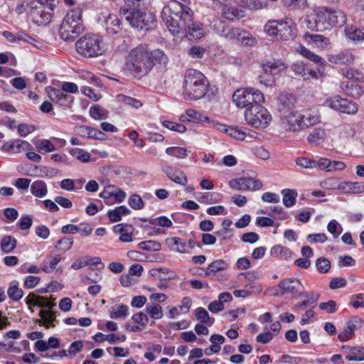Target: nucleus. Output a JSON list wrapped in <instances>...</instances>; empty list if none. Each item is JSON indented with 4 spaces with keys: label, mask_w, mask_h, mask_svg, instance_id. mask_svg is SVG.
<instances>
[{
    "label": "nucleus",
    "mask_w": 364,
    "mask_h": 364,
    "mask_svg": "<svg viewBox=\"0 0 364 364\" xmlns=\"http://www.w3.org/2000/svg\"><path fill=\"white\" fill-rule=\"evenodd\" d=\"M228 268V264L223 259H217L208 264L205 276L213 279L217 272L225 270Z\"/></svg>",
    "instance_id": "nucleus-27"
},
{
    "label": "nucleus",
    "mask_w": 364,
    "mask_h": 364,
    "mask_svg": "<svg viewBox=\"0 0 364 364\" xmlns=\"http://www.w3.org/2000/svg\"><path fill=\"white\" fill-rule=\"evenodd\" d=\"M237 4L250 10H259L267 6V3L261 0H236Z\"/></svg>",
    "instance_id": "nucleus-45"
},
{
    "label": "nucleus",
    "mask_w": 364,
    "mask_h": 364,
    "mask_svg": "<svg viewBox=\"0 0 364 364\" xmlns=\"http://www.w3.org/2000/svg\"><path fill=\"white\" fill-rule=\"evenodd\" d=\"M221 11L223 17L232 21L239 20L245 16L244 10L239 9L230 4H223Z\"/></svg>",
    "instance_id": "nucleus-23"
},
{
    "label": "nucleus",
    "mask_w": 364,
    "mask_h": 364,
    "mask_svg": "<svg viewBox=\"0 0 364 364\" xmlns=\"http://www.w3.org/2000/svg\"><path fill=\"white\" fill-rule=\"evenodd\" d=\"M58 0H32L29 3V18L38 26L50 23Z\"/></svg>",
    "instance_id": "nucleus-6"
},
{
    "label": "nucleus",
    "mask_w": 364,
    "mask_h": 364,
    "mask_svg": "<svg viewBox=\"0 0 364 364\" xmlns=\"http://www.w3.org/2000/svg\"><path fill=\"white\" fill-rule=\"evenodd\" d=\"M221 196L218 193H203L199 201L204 203H215L220 200Z\"/></svg>",
    "instance_id": "nucleus-57"
},
{
    "label": "nucleus",
    "mask_w": 364,
    "mask_h": 364,
    "mask_svg": "<svg viewBox=\"0 0 364 364\" xmlns=\"http://www.w3.org/2000/svg\"><path fill=\"white\" fill-rule=\"evenodd\" d=\"M291 70L294 73L302 77L304 80H318L323 77V70H314L302 61H296L291 65Z\"/></svg>",
    "instance_id": "nucleus-12"
},
{
    "label": "nucleus",
    "mask_w": 364,
    "mask_h": 364,
    "mask_svg": "<svg viewBox=\"0 0 364 364\" xmlns=\"http://www.w3.org/2000/svg\"><path fill=\"white\" fill-rule=\"evenodd\" d=\"M244 115L245 121L255 128L264 129L272 121L269 111L258 104L245 110Z\"/></svg>",
    "instance_id": "nucleus-9"
},
{
    "label": "nucleus",
    "mask_w": 364,
    "mask_h": 364,
    "mask_svg": "<svg viewBox=\"0 0 364 364\" xmlns=\"http://www.w3.org/2000/svg\"><path fill=\"white\" fill-rule=\"evenodd\" d=\"M341 88L346 95L354 98L360 97L363 93L362 87L353 82H342Z\"/></svg>",
    "instance_id": "nucleus-32"
},
{
    "label": "nucleus",
    "mask_w": 364,
    "mask_h": 364,
    "mask_svg": "<svg viewBox=\"0 0 364 364\" xmlns=\"http://www.w3.org/2000/svg\"><path fill=\"white\" fill-rule=\"evenodd\" d=\"M138 247L143 250L159 251L160 250L161 245L158 242L153 240H147L139 242L138 244Z\"/></svg>",
    "instance_id": "nucleus-55"
},
{
    "label": "nucleus",
    "mask_w": 364,
    "mask_h": 364,
    "mask_svg": "<svg viewBox=\"0 0 364 364\" xmlns=\"http://www.w3.org/2000/svg\"><path fill=\"white\" fill-rule=\"evenodd\" d=\"M168 58L159 48L134 47L127 56L126 69L135 76L147 75L154 66L166 65Z\"/></svg>",
    "instance_id": "nucleus-2"
},
{
    "label": "nucleus",
    "mask_w": 364,
    "mask_h": 364,
    "mask_svg": "<svg viewBox=\"0 0 364 364\" xmlns=\"http://www.w3.org/2000/svg\"><path fill=\"white\" fill-rule=\"evenodd\" d=\"M355 328V325L350 321L344 331L338 334V337L339 340L341 341H346L349 340L353 334Z\"/></svg>",
    "instance_id": "nucleus-63"
},
{
    "label": "nucleus",
    "mask_w": 364,
    "mask_h": 364,
    "mask_svg": "<svg viewBox=\"0 0 364 364\" xmlns=\"http://www.w3.org/2000/svg\"><path fill=\"white\" fill-rule=\"evenodd\" d=\"M73 244V241L71 238L64 237L58 241L55 247L58 250L65 252L72 247Z\"/></svg>",
    "instance_id": "nucleus-60"
},
{
    "label": "nucleus",
    "mask_w": 364,
    "mask_h": 364,
    "mask_svg": "<svg viewBox=\"0 0 364 364\" xmlns=\"http://www.w3.org/2000/svg\"><path fill=\"white\" fill-rule=\"evenodd\" d=\"M106 30L109 33H117L120 31V21L115 14H109L105 21Z\"/></svg>",
    "instance_id": "nucleus-37"
},
{
    "label": "nucleus",
    "mask_w": 364,
    "mask_h": 364,
    "mask_svg": "<svg viewBox=\"0 0 364 364\" xmlns=\"http://www.w3.org/2000/svg\"><path fill=\"white\" fill-rule=\"evenodd\" d=\"M147 1L148 0H124V5L120 9V14L124 16L144 10Z\"/></svg>",
    "instance_id": "nucleus-22"
},
{
    "label": "nucleus",
    "mask_w": 364,
    "mask_h": 364,
    "mask_svg": "<svg viewBox=\"0 0 364 364\" xmlns=\"http://www.w3.org/2000/svg\"><path fill=\"white\" fill-rule=\"evenodd\" d=\"M244 191H257L262 188V183L259 180L251 177H242Z\"/></svg>",
    "instance_id": "nucleus-49"
},
{
    "label": "nucleus",
    "mask_w": 364,
    "mask_h": 364,
    "mask_svg": "<svg viewBox=\"0 0 364 364\" xmlns=\"http://www.w3.org/2000/svg\"><path fill=\"white\" fill-rule=\"evenodd\" d=\"M47 92L50 100L60 106L70 107L74 101L72 95L64 92L62 90L49 87Z\"/></svg>",
    "instance_id": "nucleus-16"
},
{
    "label": "nucleus",
    "mask_w": 364,
    "mask_h": 364,
    "mask_svg": "<svg viewBox=\"0 0 364 364\" xmlns=\"http://www.w3.org/2000/svg\"><path fill=\"white\" fill-rule=\"evenodd\" d=\"M9 297L14 301L20 300L23 295V290L18 287V284L16 282H13L7 291Z\"/></svg>",
    "instance_id": "nucleus-50"
},
{
    "label": "nucleus",
    "mask_w": 364,
    "mask_h": 364,
    "mask_svg": "<svg viewBox=\"0 0 364 364\" xmlns=\"http://www.w3.org/2000/svg\"><path fill=\"white\" fill-rule=\"evenodd\" d=\"M304 286L301 282L295 278H287L282 280L277 288L274 289L273 295L280 296L286 294H296L301 292Z\"/></svg>",
    "instance_id": "nucleus-13"
},
{
    "label": "nucleus",
    "mask_w": 364,
    "mask_h": 364,
    "mask_svg": "<svg viewBox=\"0 0 364 364\" xmlns=\"http://www.w3.org/2000/svg\"><path fill=\"white\" fill-rule=\"evenodd\" d=\"M16 240L11 235L4 236L1 240V248L4 253L11 252L16 247Z\"/></svg>",
    "instance_id": "nucleus-46"
},
{
    "label": "nucleus",
    "mask_w": 364,
    "mask_h": 364,
    "mask_svg": "<svg viewBox=\"0 0 364 364\" xmlns=\"http://www.w3.org/2000/svg\"><path fill=\"white\" fill-rule=\"evenodd\" d=\"M129 308L125 304H119L117 306H112L109 310L111 318H125L128 315Z\"/></svg>",
    "instance_id": "nucleus-47"
},
{
    "label": "nucleus",
    "mask_w": 364,
    "mask_h": 364,
    "mask_svg": "<svg viewBox=\"0 0 364 364\" xmlns=\"http://www.w3.org/2000/svg\"><path fill=\"white\" fill-rule=\"evenodd\" d=\"M188 151L183 147L171 146L166 149V153L168 155L173 156L179 159L186 158L188 155Z\"/></svg>",
    "instance_id": "nucleus-54"
},
{
    "label": "nucleus",
    "mask_w": 364,
    "mask_h": 364,
    "mask_svg": "<svg viewBox=\"0 0 364 364\" xmlns=\"http://www.w3.org/2000/svg\"><path fill=\"white\" fill-rule=\"evenodd\" d=\"M300 115L297 111H291L284 114L281 118L282 129L289 132H298L301 130Z\"/></svg>",
    "instance_id": "nucleus-17"
},
{
    "label": "nucleus",
    "mask_w": 364,
    "mask_h": 364,
    "mask_svg": "<svg viewBox=\"0 0 364 364\" xmlns=\"http://www.w3.org/2000/svg\"><path fill=\"white\" fill-rule=\"evenodd\" d=\"M130 26L139 30H152L156 26V16L150 12L144 10L134 14L124 15Z\"/></svg>",
    "instance_id": "nucleus-10"
},
{
    "label": "nucleus",
    "mask_w": 364,
    "mask_h": 364,
    "mask_svg": "<svg viewBox=\"0 0 364 364\" xmlns=\"http://www.w3.org/2000/svg\"><path fill=\"white\" fill-rule=\"evenodd\" d=\"M126 193L122 190H117L114 187H108L105 191L100 193L102 198H109L114 196L117 201L121 203L126 198Z\"/></svg>",
    "instance_id": "nucleus-39"
},
{
    "label": "nucleus",
    "mask_w": 364,
    "mask_h": 364,
    "mask_svg": "<svg viewBox=\"0 0 364 364\" xmlns=\"http://www.w3.org/2000/svg\"><path fill=\"white\" fill-rule=\"evenodd\" d=\"M314 21L313 23L310 20L307 21L308 28L311 30L316 28L317 31H323L330 26L344 25L347 21V16L341 10H332L323 7L317 11Z\"/></svg>",
    "instance_id": "nucleus-5"
},
{
    "label": "nucleus",
    "mask_w": 364,
    "mask_h": 364,
    "mask_svg": "<svg viewBox=\"0 0 364 364\" xmlns=\"http://www.w3.org/2000/svg\"><path fill=\"white\" fill-rule=\"evenodd\" d=\"M264 30L269 36L282 41H289L296 36V27L287 21H269Z\"/></svg>",
    "instance_id": "nucleus-7"
},
{
    "label": "nucleus",
    "mask_w": 364,
    "mask_h": 364,
    "mask_svg": "<svg viewBox=\"0 0 364 364\" xmlns=\"http://www.w3.org/2000/svg\"><path fill=\"white\" fill-rule=\"evenodd\" d=\"M146 310V313L154 319H160L163 317L162 307L158 304H148Z\"/></svg>",
    "instance_id": "nucleus-51"
},
{
    "label": "nucleus",
    "mask_w": 364,
    "mask_h": 364,
    "mask_svg": "<svg viewBox=\"0 0 364 364\" xmlns=\"http://www.w3.org/2000/svg\"><path fill=\"white\" fill-rule=\"evenodd\" d=\"M328 59L331 63L341 65H350L354 62V56L349 52L329 54Z\"/></svg>",
    "instance_id": "nucleus-30"
},
{
    "label": "nucleus",
    "mask_w": 364,
    "mask_h": 364,
    "mask_svg": "<svg viewBox=\"0 0 364 364\" xmlns=\"http://www.w3.org/2000/svg\"><path fill=\"white\" fill-rule=\"evenodd\" d=\"M70 154L82 162H88L90 159V154L79 148L71 149L70 150Z\"/></svg>",
    "instance_id": "nucleus-53"
},
{
    "label": "nucleus",
    "mask_w": 364,
    "mask_h": 364,
    "mask_svg": "<svg viewBox=\"0 0 364 364\" xmlns=\"http://www.w3.org/2000/svg\"><path fill=\"white\" fill-rule=\"evenodd\" d=\"M196 316L201 323L212 325L214 322V318L210 317L208 311L203 307H198L196 310Z\"/></svg>",
    "instance_id": "nucleus-52"
},
{
    "label": "nucleus",
    "mask_w": 364,
    "mask_h": 364,
    "mask_svg": "<svg viewBox=\"0 0 364 364\" xmlns=\"http://www.w3.org/2000/svg\"><path fill=\"white\" fill-rule=\"evenodd\" d=\"M118 99L119 101L122 102L125 105H129L136 109L142 106V103L141 102L140 100L129 96H126L124 95H119Z\"/></svg>",
    "instance_id": "nucleus-59"
},
{
    "label": "nucleus",
    "mask_w": 364,
    "mask_h": 364,
    "mask_svg": "<svg viewBox=\"0 0 364 364\" xmlns=\"http://www.w3.org/2000/svg\"><path fill=\"white\" fill-rule=\"evenodd\" d=\"M282 194L283 195V203L287 208H290L295 205L298 196L296 191L286 188L282 191Z\"/></svg>",
    "instance_id": "nucleus-42"
},
{
    "label": "nucleus",
    "mask_w": 364,
    "mask_h": 364,
    "mask_svg": "<svg viewBox=\"0 0 364 364\" xmlns=\"http://www.w3.org/2000/svg\"><path fill=\"white\" fill-rule=\"evenodd\" d=\"M61 257L60 255L56 256H48L44 259L41 264V269L46 273L51 272L56 267V265L60 262Z\"/></svg>",
    "instance_id": "nucleus-43"
},
{
    "label": "nucleus",
    "mask_w": 364,
    "mask_h": 364,
    "mask_svg": "<svg viewBox=\"0 0 364 364\" xmlns=\"http://www.w3.org/2000/svg\"><path fill=\"white\" fill-rule=\"evenodd\" d=\"M82 10L76 8L67 12L59 28L61 39L66 42L74 41L83 31Z\"/></svg>",
    "instance_id": "nucleus-4"
},
{
    "label": "nucleus",
    "mask_w": 364,
    "mask_h": 364,
    "mask_svg": "<svg viewBox=\"0 0 364 364\" xmlns=\"http://www.w3.org/2000/svg\"><path fill=\"white\" fill-rule=\"evenodd\" d=\"M326 137V132L324 129L316 128L309 133L307 141L311 144L320 145L325 141Z\"/></svg>",
    "instance_id": "nucleus-33"
},
{
    "label": "nucleus",
    "mask_w": 364,
    "mask_h": 364,
    "mask_svg": "<svg viewBox=\"0 0 364 364\" xmlns=\"http://www.w3.org/2000/svg\"><path fill=\"white\" fill-rule=\"evenodd\" d=\"M212 128L220 132L225 133L230 137L237 140L242 141L246 137V134L237 127H228L218 122H212Z\"/></svg>",
    "instance_id": "nucleus-20"
},
{
    "label": "nucleus",
    "mask_w": 364,
    "mask_h": 364,
    "mask_svg": "<svg viewBox=\"0 0 364 364\" xmlns=\"http://www.w3.org/2000/svg\"><path fill=\"white\" fill-rule=\"evenodd\" d=\"M166 242L168 246L175 252L180 253H185L186 252L187 245L186 242L183 241L180 237H173L167 238Z\"/></svg>",
    "instance_id": "nucleus-38"
},
{
    "label": "nucleus",
    "mask_w": 364,
    "mask_h": 364,
    "mask_svg": "<svg viewBox=\"0 0 364 364\" xmlns=\"http://www.w3.org/2000/svg\"><path fill=\"white\" fill-rule=\"evenodd\" d=\"M316 266L319 272L326 273L330 269L331 262L328 259L325 257H321L316 260Z\"/></svg>",
    "instance_id": "nucleus-61"
},
{
    "label": "nucleus",
    "mask_w": 364,
    "mask_h": 364,
    "mask_svg": "<svg viewBox=\"0 0 364 364\" xmlns=\"http://www.w3.org/2000/svg\"><path fill=\"white\" fill-rule=\"evenodd\" d=\"M227 37L235 40L236 43L243 46H254L257 43L256 38L250 32L240 28H232L227 33Z\"/></svg>",
    "instance_id": "nucleus-15"
},
{
    "label": "nucleus",
    "mask_w": 364,
    "mask_h": 364,
    "mask_svg": "<svg viewBox=\"0 0 364 364\" xmlns=\"http://www.w3.org/2000/svg\"><path fill=\"white\" fill-rule=\"evenodd\" d=\"M180 119L183 122L207 123L210 127H212V122H215L210 119L208 116L203 115L200 112L193 109H188L186 113L181 116Z\"/></svg>",
    "instance_id": "nucleus-19"
},
{
    "label": "nucleus",
    "mask_w": 364,
    "mask_h": 364,
    "mask_svg": "<svg viewBox=\"0 0 364 364\" xmlns=\"http://www.w3.org/2000/svg\"><path fill=\"white\" fill-rule=\"evenodd\" d=\"M301 130L307 129L320 122V116L317 111L306 109L299 112Z\"/></svg>",
    "instance_id": "nucleus-21"
},
{
    "label": "nucleus",
    "mask_w": 364,
    "mask_h": 364,
    "mask_svg": "<svg viewBox=\"0 0 364 364\" xmlns=\"http://www.w3.org/2000/svg\"><path fill=\"white\" fill-rule=\"evenodd\" d=\"M31 193L37 198H43L48 193V188L45 181L42 180L35 181L31 185Z\"/></svg>",
    "instance_id": "nucleus-36"
},
{
    "label": "nucleus",
    "mask_w": 364,
    "mask_h": 364,
    "mask_svg": "<svg viewBox=\"0 0 364 364\" xmlns=\"http://www.w3.org/2000/svg\"><path fill=\"white\" fill-rule=\"evenodd\" d=\"M75 48L77 53L86 58L97 57L105 52V47H75Z\"/></svg>",
    "instance_id": "nucleus-34"
},
{
    "label": "nucleus",
    "mask_w": 364,
    "mask_h": 364,
    "mask_svg": "<svg viewBox=\"0 0 364 364\" xmlns=\"http://www.w3.org/2000/svg\"><path fill=\"white\" fill-rule=\"evenodd\" d=\"M39 316L41 318L43 325L46 328L55 326L56 313L49 310H41Z\"/></svg>",
    "instance_id": "nucleus-40"
},
{
    "label": "nucleus",
    "mask_w": 364,
    "mask_h": 364,
    "mask_svg": "<svg viewBox=\"0 0 364 364\" xmlns=\"http://www.w3.org/2000/svg\"><path fill=\"white\" fill-rule=\"evenodd\" d=\"M161 18L168 31L173 35L188 41L200 39L205 36L202 25L193 21L192 10L178 2L164 6Z\"/></svg>",
    "instance_id": "nucleus-1"
},
{
    "label": "nucleus",
    "mask_w": 364,
    "mask_h": 364,
    "mask_svg": "<svg viewBox=\"0 0 364 364\" xmlns=\"http://www.w3.org/2000/svg\"><path fill=\"white\" fill-rule=\"evenodd\" d=\"M131 213V210L124 205L115 208L114 210L107 212V216L112 223L118 222L122 220L123 215H127Z\"/></svg>",
    "instance_id": "nucleus-35"
},
{
    "label": "nucleus",
    "mask_w": 364,
    "mask_h": 364,
    "mask_svg": "<svg viewBox=\"0 0 364 364\" xmlns=\"http://www.w3.org/2000/svg\"><path fill=\"white\" fill-rule=\"evenodd\" d=\"M343 350L347 353L346 358L348 360L363 361L364 360V348L363 346L350 347L343 346Z\"/></svg>",
    "instance_id": "nucleus-29"
},
{
    "label": "nucleus",
    "mask_w": 364,
    "mask_h": 364,
    "mask_svg": "<svg viewBox=\"0 0 364 364\" xmlns=\"http://www.w3.org/2000/svg\"><path fill=\"white\" fill-rule=\"evenodd\" d=\"M133 228L132 225L118 224L113 228L114 232L119 233V240L124 242H130L133 240Z\"/></svg>",
    "instance_id": "nucleus-31"
},
{
    "label": "nucleus",
    "mask_w": 364,
    "mask_h": 364,
    "mask_svg": "<svg viewBox=\"0 0 364 364\" xmlns=\"http://www.w3.org/2000/svg\"><path fill=\"white\" fill-rule=\"evenodd\" d=\"M162 124L164 127L178 133H184L186 131V127L183 124L171 121L165 120L162 122Z\"/></svg>",
    "instance_id": "nucleus-58"
},
{
    "label": "nucleus",
    "mask_w": 364,
    "mask_h": 364,
    "mask_svg": "<svg viewBox=\"0 0 364 364\" xmlns=\"http://www.w3.org/2000/svg\"><path fill=\"white\" fill-rule=\"evenodd\" d=\"M26 303L28 305L29 309L31 308V306H37L51 309L55 305L53 302L50 301L47 297L38 296L33 293H30L28 295L26 298Z\"/></svg>",
    "instance_id": "nucleus-24"
},
{
    "label": "nucleus",
    "mask_w": 364,
    "mask_h": 364,
    "mask_svg": "<svg viewBox=\"0 0 364 364\" xmlns=\"http://www.w3.org/2000/svg\"><path fill=\"white\" fill-rule=\"evenodd\" d=\"M209 86L207 77L195 69L186 71L183 82V95L189 100L201 99L206 94Z\"/></svg>",
    "instance_id": "nucleus-3"
},
{
    "label": "nucleus",
    "mask_w": 364,
    "mask_h": 364,
    "mask_svg": "<svg viewBox=\"0 0 364 364\" xmlns=\"http://www.w3.org/2000/svg\"><path fill=\"white\" fill-rule=\"evenodd\" d=\"M90 114L92 118L96 120L105 119L107 118L105 110L97 106L90 107Z\"/></svg>",
    "instance_id": "nucleus-62"
},
{
    "label": "nucleus",
    "mask_w": 364,
    "mask_h": 364,
    "mask_svg": "<svg viewBox=\"0 0 364 364\" xmlns=\"http://www.w3.org/2000/svg\"><path fill=\"white\" fill-rule=\"evenodd\" d=\"M129 205L134 210H141L144 208V202L141 198L136 194L130 196L128 200Z\"/></svg>",
    "instance_id": "nucleus-64"
},
{
    "label": "nucleus",
    "mask_w": 364,
    "mask_h": 364,
    "mask_svg": "<svg viewBox=\"0 0 364 364\" xmlns=\"http://www.w3.org/2000/svg\"><path fill=\"white\" fill-rule=\"evenodd\" d=\"M337 189L346 194L364 193V183L361 182L343 181L339 183Z\"/></svg>",
    "instance_id": "nucleus-25"
},
{
    "label": "nucleus",
    "mask_w": 364,
    "mask_h": 364,
    "mask_svg": "<svg viewBox=\"0 0 364 364\" xmlns=\"http://www.w3.org/2000/svg\"><path fill=\"white\" fill-rule=\"evenodd\" d=\"M303 39L304 42L308 44L322 43L324 46H327L331 43L330 40L328 38L319 34H311L306 33L303 35Z\"/></svg>",
    "instance_id": "nucleus-41"
},
{
    "label": "nucleus",
    "mask_w": 364,
    "mask_h": 364,
    "mask_svg": "<svg viewBox=\"0 0 364 364\" xmlns=\"http://www.w3.org/2000/svg\"><path fill=\"white\" fill-rule=\"evenodd\" d=\"M282 4L289 10H304L307 8V0H282Z\"/></svg>",
    "instance_id": "nucleus-44"
},
{
    "label": "nucleus",
    "mask_w": 364,
    "mask_h": 364,
    "mask_svg": "<svg viewBox=\"0 0 364 364\" xmlns=\"http://www.w3.org/2000/svg\"><path fill=\"white\" fill-rule=\"evenodd\" d=\"M297 51L299 53H301L304 57L306 58L307 59H309L310 60L316 63H323V60L320 56L310 51L306 47H299V50H298Z\"/></svg>",
    "instance_id": "nucleus-56"
},
{
    "label": "nucleus",
    "mask_w": 364,
    "mask_h": 364,
    "mask_svg": "<svg viewBox=\"0 0 364 364\" xmlns=\"http://www.w3.org/2000/svg\"><path fill=\"white\" fill-rule=\"evenodd\" d=\"M232 100L237 107H252L264 100L263 94L255 88H244L236 90L232 95Z\"/></svg>",
    "instance_id": "nucleus-8"
},
{
    "label": "nucleus",
    "mask_w": 364,
    "mask_h": 364,
    "mask_svg": "<svg viewBox=\"0 0 364 364\" xmlns=\"http://www.w3.org/2000/svg\"><path fill=\"white\" fill-rule=\"evenodd\" d=\"M3 36L8 41V42L16 44H30L36 46V43H40L38 38L34 36H31L25 31H17L12 33L5 31L2 33Z\"/></svg>",
    "instance_id": "nucleus-14"
},
{
    "label": "nucleus",
    "mask_w": 364,
    "mask_h": 364,
    "mask_svg": "<svg viewBox=\"0 0 364 364\" xmlns=\"http://www.w3.org/2000/svg\"><path fill=\"white\" fill-rule=\"evenodd\" d=\"M162 171L173 182L181 186H186L188 183V178L185 173L178 168L169 165L163 166Z\"/></svg>",
    "instance_id": "nucleus-18"
},
{
    "label": "nucleus",
    "mask_w": 364,
    "mask_h": 364,
    "mask_svg": "<svg viewBox=\"0 0 364 364\" xmlns=\"http://www.w3.org/2000/svg\"><path fill=\"white\" fill-rule=\"evenodd\" d=\"M103 43V38L98 33L87 32L82 36L75 46H100Z\"/></svg>",
    "instance_id": "nucleus-26"
},
{
    "label": "nucleus",
    "mask_w": 364,
    "mask_h": 364,
    "mask_svg": "<svg viewBox=\"0 0 364 364\" xmlns=\"http://www.w3.org/2000/svg\"><path fill=\"white\" fill-rule=\"evenodd\" d=\"M346 36L355 43H360L364 41V27L357 28L354 26H347L345 28Z\"/></svg>",
    "instance_id": "nucleus-28"
},
{
    "label": "nucleus",
    "mask_w": 364,
    "mask_h": 364,
    "mask_svg": "<svg viewBox=\"0 0 364 364\" xmlns=\"http://www.w3.org/2000/svg\"><path fill=\"white\" fill-rule=\"evenodd\" d=\"M341 109L339 112L346 113L348 114H355L358 112L357 105L347 99L343 98L340 100Z\"/></svg>",
    "instance_id": "nucleus-48"
},
{
    "label": "nucleus",
    "mask_w": 364,
    "mask_h": 364,
    "mask_svg": "<svg viewBox=\"0 0 364 364\" xmlns=\"http://www.w3.org/2000/svg\"><path fill=\"white\" fill-rule=\"evenodd\" d=\"M263 73L259 76L260 82L266 87L274 85V76L287 68L286 65L281 61L267 62L264 64Z\"/></svg>",
    "instance_id": "nucleus-11"
}]
</instances>
